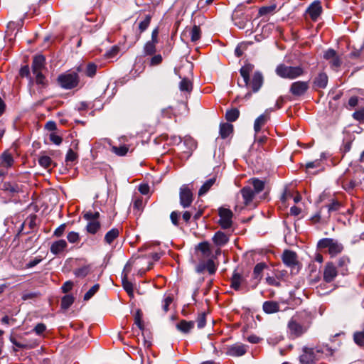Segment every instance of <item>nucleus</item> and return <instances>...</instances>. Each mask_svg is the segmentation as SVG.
Returning <instances> with one entry per match:
<instances>
[{"label":"nucleus","instance_id":"obj_1","mask_svg":"<svg viewBox=\"0 0 364 364\" xmlns=\"http://www.w3.org/2000/svg\"><path fill=\"white\" fill-rule=\"evenodd\" d=\"M309 326V316L304 312L296 313L287 323V332L291 338H298L305 333Z\"/></svg>","mask_w":364,"mask_h":364},{"label":"nucleus","instance_id":"obj_2","mask_svg":"<svg viewBox=\"0 0 364 364\" xmlns=\"http://www.w3.org/2000/svg\"><path fill=\"white\" fill-rule=\"evenodd\" d=\"M254 65L245 64L240 68V73L243 78V83L238 81V85L240 87L250 86L253 92H257L262 85L263 76L261 73L257 71L254 73L251 82H250V74L252 72Z\"/></svg>","mask_w":364,"mask_h":364},{"label":"nucleus","instance_id":"obj_3","mask_svg":"<svg viewBox=\"0 0 364 364\" xmlns=\"http://www.w3.org/2000/svg\"><path fill=\"white\" fill-rule=\"evenodd\" d=\"M333 353V350L327 346H316L315 348L304 347L303 353L299 357V360L301 364H315L316 360L323 357V355L330 356Z\"/></svg>","mask_w":364,"mask_h":364},{"label":"nucleus","instance_id":"obj_4","mask_svg":"<svg viewBox=\"0 0 364 364\" xmlns=\"http://www.w3.org/2000/svg\"><path fill=\"white\" fill-rule=\"evenodd\" d=\"M304 71L301 66H288L284 64L279 65L276 68V73L282 78L295 79L301 76Z\"/></svg>","mask_w":364,"mask_h":364},{"label":"nucleus","instance_id":"obj_5","mask_svg":"<svg viewBox=\"0 0 364 364\" xmlns=\"http://www.w3.org/2000/svg\"><path fill=\"white\" fill-rule=\"evenodd\" d=\"M59 85L66 90L76 87L79 83V75L77 72H66L58 77Z\"/></svg>","mask_w":364,"mask_h":364},{"label":"nucleus","instance_id":"obj_6","mask_svg":"<svg viewBox=\"0 0 364 364\" xmlns=\"http://www.w3.org/2000/svg\"><path fill=\"white\" fill-rule=\"evenodd\" d=\"M318 246L321 248H328V252L332 257L341 253L343 250L341 243L331 238H324L319 240Z\"/></svg>","mask_w":364,"mask_h":364},{"label":"nucleus","instance_id":"obj_7","mask_svg":"<svg viewBox=\"0 0 364 364\" xmlns=\"http://www.w3.org/2000/svg\"><path fill=\"white\" fill-rule=\"evenodd\" d=\"M220 219L218 221L219 225L223 229L230 228L232 225V212L225 208H220L218 210Z\"/></svg>","mask_w":364,"mask_h":364},{"label":"nucleus","instance_id":"obj_8","mask_svg":"<svg viewBox=\"0 0 364 364\" xmlns=\"http://www.w3.org/2000/svg\"><path fill=\"white\" fill-rule=\"evenodd\" d=\"M180 204L186 208L189 207L193 202V193L188 185H183L180 188Z\"/></svg>","mask_w":364,"mask_h":364},{"label":"nucleus","instance_id":"obj_9","mask_svg":"<svg viewBox=\"0 0 364 364\" xmlns=\"http://www.w3.org/2000/svg\"><path fill=\"white\" fill-rule=\"evenodd\" d=\"M130 271H131V264H130V262H128L124 268L122 277V287H123L124 289L126 291V292L128 294V295L130 297H134L133 284L127 279L128 274Z\"/></svg>","mask_w":364,"mask_h":364},{"label":"nucleus","instance_id":"obj_10","mask_svg":"<svg viewBox=\"0 0 364 364\" xmlns=\"http://www.w3.org/2000/svg\"><path fill=\"white\" fill-rule=\"evenodd\" d=\"M309 82L306 81H296L293 82L289 88V92L294 97L304 95L309 90Z\"/></svg>","mask_w":364,"mask_h":364},{"label":"nucleus","instance_id":"obj_11","mask_svg":"<svg viewBox=\"0 0 364 364\" xmlns=\"http://www.w3.org/2000/svg\"><path fill=\"white\" fill-rule=\"evenodd\" d=\"M323 57L326 60H329V63L332 68H337L341 65V61L333 49L326 50Z\"/></svg>","mask_w":364,"mask_h":364},{"label":"nucleus","instance_id":"obj_12","mask_svg":"<svg viewBox=\"0 0 364 364\" xmlns=\"http://www.w3.org/2000/svg\"><path fill=\"white\" fill-rule=\"evenodd\" d=\"M322 11V6L319 1H314L308 8L307 13L313 21H316Z\"/></svg>","mask_w":364,"mask_h":364},{"label":"nucleus","instance_id":"obj_13","mask_svg":"<svg viewBox=\"0 0 364 364\" xmlns=\"http://www.w3.org/2000/svg\"><path fill=\"white\" fill-rule=\"evenodd\" d=\"M337 276V270L336 267L331 264L328 263L325 266L323 271V279L326 282H331Z\"/></svg>","mask_w":364,"mask_h":364},{"label":"nucleus","instance_id":"obj_14","mask_svg":"<svg viewBox=\"0 0 364 364\" xmlns=\"http://www.w3.org/2000/svg\"><path fill=\"white\" fill-rule=\"evenodd\" d=\"M246 353V349L244 345L234 344L227 348L226 354L230 356H241Z\"/></svg>","mask_w":364,"mask_h":364},{"label":"nucleus","instance_id":"obj_15","mask_svg":"<svg viewBox=\"0 0 364 364\" xmlns=\"http://www.w3.org/2000/svg\"><path fill=\"white\" fill-rule=\"evenodd\" d=\"M67 247V242L65 240H59L52 243L50 250L53 255H57L65 251Z\"/></svg>","mask_w":364,"mask_h":364},{"label":"nucleus","instance_id":"obj_16","mask_svg":"<svg viewBox=\"0 0 364 364\" xmlns=\"http://www.w3.org/2000/svg\"><path fill=\"white\" fill-rule=\"evenodd\" d=\"M283 262L288 267H294L297 264L296 254L290 250H285L282 255Z\"/></svg>","mask_w":364,"mask_h":364},{"label":"nucleus","instance_id":"obj_17","mask_svg":"<svg viewBox=\"0 0 364 364\" xmlns=\"http://www.w3.org/2000/svg\"><path fill=\"white\" fill-rule=\"evenodd\" d=\"M240 193L242 196L245 205H249L256 194L250 186H245L241 189Z\"/></svg>","mask_w":364,"mask_h":364},{"label":"nucleus","instance_id":"obj_18","mask_svg":"<svg viewBox=\"0 0 364 364\" xmlns=\"http://www.w3.org/2000/svg\"><path fill=\"white\" fill-rule=\"evenodd\" d=\"M46 58L42 55H38L34 57L32 63L33 73L41 72L45 68Z\"/></svg>","mask_w":364,"mask_h":364},{"label":"nucleus","instance_id":"obj_19","mask_svg":"<svg viewBox=\"0 0 364 364\" xmlns=\"http://www.w3.org/2000/svg\"><path fill=\"white\" fill-rule=\"evenodd\" d=\"M269 119L268 113H265L259 116L255 121L254 130L256 134L259 133L263 126L267 122Z\"/></svg>","mask_w":364,"mask_h":364},{"label":"nucleus","instance_id":"obj_20","mask_svg":"<svg viewBox=\"0 0 364 364\" xmlns=\"http://www.w3.org/2000/svg\"><path fill=\"white\" fill-rule=\"evenodd\" d=\"M263 311L267 314H274L279 311V304L274 301H267L262 305Z\"/></svg>","mask_w":364,"mask_h":364},{"label":"nucleus","instance_id":"obj_21","mask_svg":"<svg viewBox=\"0 0 364 364\" xmlns=\"http://www.w3.org/2000/svg\"><path fill=\"white\" fill-rule=\"evenodd\" d=\"M213 241L215 245L221 247L228 243L229 237L222 231H218L215 233L213 237Z\"/></svg>","mask_w":364,"mask_h":364},{"label":"nucleus","instance_id":"obj_22","mask_svg":"<svg viewBox=\"0 0 364 364\" xmlns=\"http://www.w3.org/2000/svg\"><path fill=\"white\" fill-rule=\"evenodd\" d=\"M193 321H187L186 320H182L176 324V328L183 333H189L193 328Z\"/></svg>","mask_w":364,"mask_h":364},{"label":"nucleus","instance_id":"obj_23","mask_svg":"<svg viewBox=\"0 0 364 364\" xmlns=\"http://www.w3.org/2000/svg\"><path fill=\"white\" fill-rule=\"evenodd\" d=\"M328 84V76L324 73H321L315 78L314 85L316 88H325Z\"/></svg>","mask_w":364,"mask_h":364},{"label":"nucleus","instance_id":"obj_24","mask_svg":"<svg viewBox=\"0 0 364 364\" xmlns=\"http://www.w3.org/2000/svg\"><path fill=\"white\" fill-rule=\"evenodd\" d=\"M245 279L239 273L235 272L231 278V287L235 290H239L241 285L244 283Z\"/></svg>","mask_w":364,"mask_h":364},{"label":"nucleus","instance_id":"obj_25","mask_svg":"<svg viewBox=\"0 0 364 364\" xmlns=\"http://www.w3.org/2000/svg\"><path fill=\"white\" fill-rule=\"evenodd\" d=\"M248 186H252L254 192L257 194L264 189V182L257 178H252L249 181Z\"/></svg>","mask_w":364,"mask_h":364},{"label":"nucleus","instance_id":"obj_26","mask_svg":"<svg viewBox=\"0 0 364 364\" xmlns=\"http://www.w3.org/2000/svg\"><path fill=\"white\" fill-rule=\"evenodd\" d=\"M88 223L86 226V230L90 234H96L100 229L101 225L98 220H87Z\"/></svg>","mask_w":364,"mask_h":364},{"label":"nucleus","instance_id":"obj_27","mask_svg":"<svg viewBox=\"0 0 364 364\" xmlns=\"http://www.w3.org/2000/svg\"><path fill=\"white\" fill-rule=\"evenodd\" d=\"M119 230L117 228H112L108 231L105 236V242L109 245L119 237Z\"/></svg>","mask_w":364,"mask_h":364},{"label":"nucleus","instance_id":"obj_28","mask_svg":"<svg viewBox=\"0 0 364 364\" xmlns=\"http://www.w3.org/2000/svg\"><path fill=\"white\" fill-rule=\"evenodd\" d=\"M216 178L213 177L208 180H207L203 186L200 187L199 191H198V196H201L204 194H205L210 188L213 186V185L215 183Z\"/></svg>","mask_w":364,"mask_h":364},{"label":"nucleus","instance_id":"obj_29","mask_svg":"<svg viewBox=\"0 0 364 364\" xmlns=\"http://www.w3.org/2000/svg\"><path fill=\"white\" fill-rule=\"evenodd\" d=\"M233 127L228 123L221 124L220 126V134L223 139L228 137L232 132Z\"/></svg>","mask_w":364,"mask_h":364},{"label":"nucleus","instance_id":"obj_30","mask_svg":"<svg viewBox=\"0 0 364 364\" xmlns=\"http://www.w3.org/2000/svg\"><path fill=\"white\" fill-rule=\"evenodd\" d=\"M14 159L11 154L4 152L1 155V166L5 168L11 167L13 165Z\"/></svg>","mask_w":364,"mask_h":364},{"label":"nucleus","instance_id":"obj_31","mask_svg":"<svg viewBox=\"0 0 364 364\" xmlns=\"http://www.w3.org/2000/svg\"><path fill=\"white\" fill-rule=\"evenodd\" d=\"M192 42H196L200 38L201 31L198 26L194 25L190 31Z\"/></svg>","mask_w":364,"mask_h":364},{"label":"nucleus","instance_id":"obj_32","mask_svg":"<svg viewBox=\"0 0 364 364\" xmlns=\"http://www.w3.org/2000/svg\"><path fill=\"white\" fill-rule=\"evenodd\" d=\"M239 115V110L236 108H234L226 112L225 118L228 122H235L237 119Z\"/></svg>","mask_w":364,"mask_h":364},{"label":"nucleus","instance_id":"obj_33","mask_svg":"<svg viewBox=\"0 0 364 364\" xmlns=\"http://www.w3.org/2000/svg\"><path fill=\"white\" fill-rule=\"evenodd\" d=\"M276 8H277V6L275 4L262 6L259 10V16H263L272 14L274 12Z\"/></svg>","mask_w":364,"mask_h":364},{"label":"nucleus","instance_id":"obj_34","mask_svg":"<svg viewBox=\"0 0 364 364\" xmlns=\"http://www.w3.org/2000/svg\"><path fill=\"white\" fill-rule=\"evenodd\" d=\"M157 43L152 42V41H148L144 47V52L146 55H151L155 53L156 52V45Z\"/></svg>","mask_w":364,"mask_h":364},{"label":"nucleus","instance_id":"obj_35","mask_svg":"<svg viewBox=\"0 0 364 364\" xmlns=\"http://www.w3.org/2000/svg\"><path fill=\"white\" fill-rule=\"evenodd\" d=\"M38 163L42 167L49 168L53 164V161L48 156H41L38 159Z\"/></svg>","mask_w":364,"mask_h":364},{"label":"nucleus","instance_id":"obj_36","mask_svg":"<svg viewBox=\"0 0 364 364\" xmlns=\"http://www.w3.org/2000/svg\"><path fill=\"white\" fill-rule=\"evenodd\" d=\"M97 65L94 63H89L85 68V75L87 77H92L95 75L97 72Z\"/></svg>","mask_w":364,"mask_h":364},{"label":"nucleus","instance_id":"obj_37","mask_svg":"<svg viewBox=\"0 0 364 364\" xmlns=\"http://www.w3.org/2000/svg\"><path fill=\"white\" fill-rule=\"evenodd\" d=\"M74 298L71 295H65L62 298L61 307L64 309H68L73 303Z\"/></svg>","mask_w":364,"mask_h":364},{"label":"nucleus","instance_id":"obj_38","mask_svg":"<svg viewBox=\"0 0 364 364\" xmlns=\"http://www.w3.org/2000/svg\"><path fill=\"white\" fill-rule=\"evenodd\" d=\"M192 87L193 85L191 82L187 78H183L179 84V88L181 91L190 92L191 91Z\"/></svg>","mask_w":364,"mask_h":364},{"label":"nucleus","instance_id":"obj_39","mask_svg":"<svg viewBox=\"0 0 364 364\" xmlns=\"http://www.w3.org/2000/svg\"><path fill=\"white\" fill-rule=\"evenodd\" d=\"M134 323L139 327L140 330L144 329V324L142 321V312L140 309H137L134 314Z\"/></svg>","mask_w":364,"mask_h":364},{"label":"nucleus","instance_id":"obj_40","mask_svg":"<svg viewBox=\"0 0 364 364\" xmlns=\"http://www.w3.org/2000/svg\"><path fill=\"white\" fill-rule=\"evenodd\" d=\"M78 158V155L76 152H75L72 149H70L65 156V162L67 164L68 163H73L75 162Z\"/></svg>","mask_w":364,"mask_h":364},{"label":"nucleus","instance_id":"obj_41","mask_svg":"<svg viewBox=\"0 0 364 364\" xmlns=\"http://www.w3.org/2000/svg\"><path fill=\"white\" fill-rule=\"evenodd\" d=\"M265 267V264L264 263H259L255 265L253 271V275L255 279H260L261 278V274L263 271V269Z\"/></svg>","mask_w":364,"mask_h":364},{"label":"nucleus","instance_id":"obj_42","mask_svg":"<svg viewBox=\"0 0 364 364\" xmlns=\"http://www.w3.org/2000/svg\"><path fill=\"white\" fill-rule=\"evenodd\" d=\"M112 151L116 154L118 156H124L127 154V153L129 151V147L124 145V146H120L119 147L117 146H113L112 148Z\"/></svg>","mask_w":364,"mask_h":364},{"label":"nucleus","instance_id":"obj_43","mask_svg":"<svg viewBox=\"0 0 364 364\" xmlns=\"http://www.w3.org/2000/svg\"><path fill=\"white\" fill-rule=\"evenodd\" d=\"M119 51V48L117 46H114L111 48L110 50H107L105 54V56L107 59H112L117 56Z\"/></svg>","mask_w":364,"mask_h":364},{"label":"nucleus","instance_id":"obj_44","mask_svg":"<svg viewBox=\"0 0 364 364\" xmlns=\"http://www.w3.org/2000/svg\"><path fill=\"white\" fill-rule=\"evenodd\" d=\"M36 77V82L38 85H41L43 87L46 86V80L45 76L41 72L33 73Z\"/></svg>","mask_w":364,"mask_h":364},{"label":"nucleus","instance_id":"obj_45","mask_svg":"<svg viewBox=\"0 0 364 364\" xmlns=\"http://www.w3.org/2000/svg\"><path fill=\"white\" fill-rule=\"evenodd\" d=\"M67 239L70 243H76L80 241V235L77 232L71 231L68 233Z\"/></svg>","mask_w":364,"mask_h":364},{"label":"nucleus","instance_id":"obj_46","mask_svg":"<svg viewBox=\"0 0 364 364\" xmlns=\"http://www.w3.org/2000/svg\"><path fill=\"white\" fill-rule=\"evenodd\" d=\"M354 341L360 346H364V332L360 331L354 333Z\"/></svg>","mask_w":364,"mask_h":364},{"label":"nucleus","instance_id":"obj_47","mask_svg":"<svg viewBox=\"0 0 364 364\" xmlns=\"http://www.w3.org/2000/svg\"><path fill=\"white\" fill-rule=\"evenodd\" d=\"M150 22H151V16L149 15L146 16L145 18L143 21H141L139 24V28L140 31L141 32L144 31L149 26Z\"/></svg>","mask_w":364,"mask_h":364},{"label":"nucleus","instance_id":"obj_48","mask_svg":"<svg viewBox=\"0 0 364 364\" xmlns=\"http://www.w3.org/2000/svg\"><path fill=\"white\" fill-rule=\"evenodd\" d=\"M100 288L99 284H95L88 291L84 296V299L87 301L92 297V296L98 291Z\"/></svg>","mask_w":364,"mask_h":364},{"label":"nucleus","instance_id":"obj_49","mask_svg":"<svg viewBox=\"0 0 364 364\" xmlns=\"http://www.w3.org/2000/svg\"><path fill=\"white\" fill-rule=\"evenodd\" d=\"M341 206V204L337 201L333 200L330 205L327 206L328 208V213H331V212L338 211Z\"/></svg>","mask_w":364,"mask_h":364},{"label":"nucleus","instance_id":"obj_50","mask_svg":"<svg viewBox=\"0 0 364 364\" xmlns=\"http://www.w3.org/2000/svg\"><path fill=\"white\" fill-rule=\"evenodd\" d=\"M99 218H100L99 212L92 213L91 211H88L84 214V218L87 220H97Z\"/></svg>","mask_w":364,"mask_h":364},{"label":"nucleus","instance_id":"obj_51","mask_svg":"<svg viewBox=\"0 0 364 364\" xmlns=\"http://www.w3.org/2000/svg\"><path fill=\"white\" fill-rule=\"evenodd\" d=\"M49 139L50 141L55 145H60L63 141L62 137L54 132L49 134Z\"/></svg>","mask_w":364,"mask_h":364},{"label":"nucleus","instance_id":"obj_52","mask_svg":"<svg viewBox=\"0 0 364 364\" xmlns=\"http://www.w3.org/2000/svg\"><path fill=\"white\" fill-rule=\"evenodd\" d=\"M4 187L6 191H9L10 193H17L19 191V188L16 184H11L8 183H5Z\"/></svg>","mask_w":364,"mask_h":364},{"label":"nucleus","instance_id":"obj_53","mask_svg":"<svg viewBox=\"0 0 364 364\" xmlns=\"http://www.w3.org/2000/svg\"><path fill=\"white\" fill-rule=\"evenodd\" d=\"M196 321H197V326H198V328H203L206 323L205 313H202V314H199Z\"/></svg>","mask_w":364,"mask_h":364},{"label":"nucleus","instance_id":"obj_54","mask_svg":"<svg viewBox=\"0 0 364 364\" xmlns=\"http://www.w3.org/2000/svg\"><path fill=\"white\" fill-rule=\"evenodd\" d=\"M89 273V268L87 267H83L77 269L75 271V275L80 277H84Z\"/></svg>","mask_w":364,"mask_h":364},{"label":"nucleus","instance_id":"obj_55","mask_svg":"<svg viewBox=\"0 0 364 364\" xmlns=\"http://www.w3.org/2000/svg\"><path fill=\"white\" fill-rule=\"evenodd\" d=\"M162 62V56L160 54L155 55L151 58L150 65L155 66L159 65Z\"/></svg>","mask_w":364,"mask_h":364},{"label":"nucleus","instance_id":"obj_56","mask_svg":"<svg viewBox=\"0 0 364 364\" xmlns=\"http://www.w3.org/2000/svg\"><path fill=\"white\" fill-rule=\"evenodd\" d=\"M66 225L65 223L60 225L58 228H56L53 232V235L58 237H61L65 230Z\"/></svg>","mask_w":364,"mask_h":364},{"label":"nucleus","instance_id":"obj_57","mask_svg":"<svg viewBox=\"0 0 364 364\" xmlns=\"http://www.w3.org/2000/svg\"><path fill=\"white\" fill-rule=\"evenodd\" d=\"M10 340H11V342L14 346H16V347H18L19 348H31L33 347V346H32V345H28V344H26V343H22L18 342V341H16L13 338H11Z\"/></svg>","mask_w":364,"mask_h":364},{"label":"nucleus","instance_id":"obj_58","mask_svg":"<svg viewBox=\"0 0 364 364\" xmlns=\"http://www.w3.org/2000/svg\"><path fill=\"white\" fill-rule=\"evenodd\" d=\"M266 282L269 285H271V286H274V287H279L280 286L279 281L274 277H267L266 278Z\"/></svg>","mask_w":364,"mask_h":364},{"label":"nucleus","instance_id":"obj_59","mask_svg":"<svg viewBox=\"0 0 364 364\" xmlns=\"http://www.w3.org/2000/svg\"><path fill=\"white\" fill-rule=\"evenodd\" d=\"M46 325L42 323H40L36 326L33 331L36 332V334L41 335L46 331Z\"/></svg>","mask_w":364,"mask_h":364},{"label":"nucleus","instance_id":"obj_60","mask_svg":"<svg viewBox=\"0 0 364 364\" xmlns=\"http://www.w3.org/2000/svg\"><path fill=\"white\" fill-rule=\"evenodd\" d=\"M206 269H208V271L209 272V273L210 274H213L215 273L216 269H215V264H214V262L213 260L211 259H209L207 263H206Z\"/></svg>","mask_w":364,"mask_h":364},{"label":"nucleus","instance_id":"obj_61","mask_svg":"<svg viewBox=\"0 0 364 364\" xmlns=\"http://www.w3.org/2000/svg\"><path fill=\"white\" fill-rule=\"evenodd\" d=\"M353 117L358 121L364 120V109L355 112Z\"/></svg>","mask_w":364,"mask_h":364},{"label":"nucleus","instance_id":"obj_62","mask_svg":"<svg viewBox=\"0 0 364 364\" xmlns=\"http://www.w3.org/2000/svg\"><path fill=\"white\" fill-rule=\"evenodd\" d=\"M173 299L171 296H166L164 300L163 304V309L165 312H167L168 310L169 305L172 303Z\"/></svg>","mask_w":364,"mask_h":364},{"label":"nucleus","instance_id":"obj_63","mask_svg":"<svg viewBox=\"0 0 364 364\" xmlns=\"http://www.w3.org/2000/svg\"><path fill=\"white\" fill-rule=\"evenodd\" d=\"M41 260H42L41 258L36 257L33 259L29 261L26 264V267L27 268H32V267H35L36 265H37L38 264H39L41 262Z\"/></svg>","mask_w":364,"mask_h":364},{"label":"nucleus","instance_id":"obj_64","mask_svg":"<svg viewBox=\"0 0 364 364\" xmlns=\"http://www.w3.org/2000/svg\"><path fill=\"white\" fill-rule=\"evenodd\" d=\"M178 218H179V213L178 212L173 211L171 213L170 218L173 225H178Z\"/></svg>","mask_w":364,"mask_h":364}]
</instances>
